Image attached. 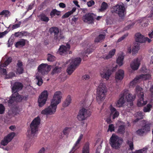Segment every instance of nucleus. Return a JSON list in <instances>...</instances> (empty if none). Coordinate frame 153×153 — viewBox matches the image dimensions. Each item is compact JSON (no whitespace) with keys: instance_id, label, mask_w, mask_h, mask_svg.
<instances>
[{"instance_id":"obj_50","label":"nucleus","mask_w":153,"mask_h":153,"mask_svg":"<svg viewBox=\"0 0 153 153\" xmlns=\"http://www.w3.org/2000/svg\"><path fill=\"white\" fill-rule=\"evenodd\" d=\"M5 108L2 104H0V114H3L5 111Z\"/></svg>"},{"instance_id":"obj_35","label":"nucleus","mask_w":153,"mask_h":153,"mask_svg":"<svg viewBox=\"0 0 153 153\" xmlns=\"http://www.w3.org/2000/svg\"><path fill=\"white\" fill-rule=\"evenodd\" d=\"M115 52V49H112L109 52L108 55L105 57V59H108L111 58L114 55Z\"/></svg>"},{"instance_id":"obj_1","label":"nucleus","mask_w":153,"mask_h":153,"mask_svg":"<svg viewBox=\"0 0 153 153\" xmlns=\"http://www.w3.org/2000/svg\"><path fill=\"white\" fill-rule=\"evenodd\" d=\"M62 94L60 91H56L53 95L51 102V105L45 108L41 111L43 115H51L54 114L56 111L57 105L61 102Z\"/></svg>"},{"instance_id":"obj_26","label":"nucleus","mask_w":153,"mask_h":153,"mask_svg":"<svg viewBox=\"0 0 153 153\" xmlns=\"http://www.w3.org/2000/svg\"><path fill=\"white\" fill-rule=\"evenodd\" d=\"M122 125L119 126L118 128L117 133L121 134H124L125 132V123L123 122Z\"/></svg>"},{"instance_id":"obj_51","label":"nucleus","mask_w":153,"mask_h":153,"mask_svg":"<svg viewBox=\"0 0 153 153\" xmlns=\"http://www.w3.org/2000/svg\"><path fill=\"white\" fill-rule=\"evenodd\" d=\"M7 73L6 69L4 68H0V74H2L3 75H5Z\"/></svg>"},{"instance_id":"obj_39","label":"nucleus","mask_w":153,"mask_h":153,"mask_svg":"<svg viewBox=\"0 0 153 153\" xmlns=\"http://www.w3.org/2000/svg\"><path fill=\"white\" fill-rule=\"evenodd\" d=\"M12 59L11 57L8 58L4 62L2 67H6L12 62Z\"/></svg>"},{"instance_id":"obj_64","label":"nucleus","mask_w":153,"mask_h":153,"mask_svg":"<svg viewBox=\"0 0 153 153\" xmlns=\"http://www.w3.org/2000/svg\"><path fill=\"white\" fill-rule=\"evenodd\" d=\"M60 68H54L53 70L52 73L53 74L56 73H58L57 71L59 70Z\"/></svg>"},{"instance_id":"obj_18","label":"nucleus","mask_w":153,"mask_h":153,"mask_svg":"<svg viewBox=\"0 0 153 153\" xmlns=\"http://www.w3.org/2000/svg\"><path fill=\"white\" fill-rule=\"evenodd\" d=\"M23 84L19 82H15L13 84L12 88V92L13 93H18V92L21 90L23 87Z\"/></svg>"},{"instance_id":"obj_52","label":"nucleus","mask_w":153,"mask_h":153,"mask_svg":"<svg viewBox=\"0 0 153 153\" xmlns=\"http://www.w3.org/2000/svg\"><path fill=\"white\" fill-rule=\"evenodd\" d=\"M21 24V22H19L18 23L13 25L12 26V29L13 30L19 27L20 26Z\"/></svg>"},{"instance_id":"obj_6","label":"nucleus","mask_w":153,"mask_h":153,"mask_svg":"<svg viewBox=\"0 0 153 153\" xmlns=\"http://www.w3.org/2000/svg\"><path fill=\"white\" fill-rule=\"evenodd\" d=\"M143 88L139 86H137L136 87V92L138 94V99L137 105L138 107H141L146 105L147 103V101L144 100V93L142 92Z\"/></svg>"},{"instance_id":"obj_8","label":"nucleus","mask_w":153,"mask_h":153,"mask_svg":"<svg viewBox=\"0 0 153 153\" xmlns=\"http://www.w3.org/2000/svg\"><path fill=\"white\" fill-rule=\"evenodd\" d=\"M91 112L88 109L82 108L79 110L77 116V118L79 121L85 120L90 117Z\"/></svg>"},{"instance_id":"obj_11","label":"nucleus","mask_w":153,"mask_h":153,"mask_svg":"<svg viewBox=\"0 0 153 153\" xmlns=\"http://www.w3.org/2000/svg\"><path fill=\"white\" fill-rule=\"evenodd\" d=\"M48 93L46 90L44 91L41 93L38 100L39 107H42L45 105L48 99Z\"/></svg>"},{"instance_id":"obj_34","label":"nucleus","mask_w":153,"mask_h":153,"mask_svg":"<svg viewBox=\"0 0 153 153\" xmlns=\"http://www.w3.org/2000/svg\"><path fill=\"white\" fill-rule=\"evenodd\" d=\"M87 46L88 48L85 51V54H88L93 51L94 48H93V45H91L90 44H88L87 45Z\"/></svg>"},{"instance_id":"obj_36","label":"nucleus","mask_w":153,"mask_h":153,"mask_svg":"<svg viewBox=\"0 0 153 153\" xmlns=\"http://www.w3.org/2000/svg\"><path fill=\"white\" fill-rule=\"evenodd\" d=\"M27 33V32L25 31H22L21 32H15L14 35L16 37L21 38L23 36L25 35V34Z\"/></svg>"},{"instance_id":"obj_42","label":"nucleus","mask_w":153,"mask_h":153,"mask_svg":"<svg viewBox=\"0 0 153 153\" xmlns=\"http://www.w3.org/2000/svg\"><path fill=\"white\" fill-rule=\"evenodd\" d=\"M15 72H10L8 74L5 75V79H11L13 77L15 76Z\"/></svg>"},{"instance_id":"obj_56","label":"nucleus","mask_w":153,"mask_h":153,"mask_svg":"<svg viewBox=\"0 0 153 153\" xmlns=\"http://www.w3.org/2000/svg\"><path fill=\"white\" fill-rule=\"evenodd\" d=\"M24 69L23 68H18L17 69L16 73H18L19 74L23 73Z\"/></svg>"},{"instance_id":"obj_40","label":"nucleus","mask_w":153,"mask_h":153,"mask_svg":"<svg viewBox=\"0 0 153 153\" xmlns=\"http://www.w3.org/2000/svg\"><path fill=\"white\" fill-rule=\"evenodd\" d=\"M152 105L150 104H148L146 106L144 107L143 109V111L144 112H149L152 108Z\"/></svg>"},{"instance_id":"obj_48","label":"nucleus","mask_w":153,"mask_h":153,"mask_svg":"<svg viewBox=\"0 0 153 153\" xmlns=\"http://www.w3.org/2000/svg\"><path fill=\"white\" fill-rule=\"evenodd\" d=\"M71 128L69 127H66L63 130V133L64 135H68L70 132Z\"/></svg>"},{"instance_id":"obj_9","label":"nucleus","mask_w":153,"mask_h":153,"mask_svg":"<svg viewBox=\"0 0 153 153\" xmlns=\"http://www.w3.org/2000/svg\"><path fill=\"white\" fill-rule=\"evenodd\" d=\"M50 33L53 35L54 39L56 40L59 41L60 39L64 38L61 32L59 33V29L56 27H52L49 30Z\"/></svg>"},{"instance_id":"obj_32","label":"nucleus","mask_w":153,"mask_h":153,"mask_svg":"<svg viewBox=\"0 0 153 153\" xmlns=\"http://www.w3.org/2000/svg\"><path fill=\"white\" fill-rule=\"evenodd\" d=\"M39 17L42 21L47 22L49 21V18L44 13L41 14L39 16Z\"/></svg>"},{"instance_id":"obj_58","label":"nucleus","mask_w":153,"mask_h":153,"mask_svg":"<svg viewBox=\"0 0 153 153\" xmlns=\"http://www.w3.org/2000/svg\"><path fill=\"white\" fill-rule=\"evenodd\" d=\"M95 4L94 1L92 0H91L87 2V5L88 7H91Z\"/></svg>"},{"instance_id":"obj_10","label":"nucleus","mask_w":153,"mask_h":153,"mask_svg":"<svg viewBox=\"0 0 153 153\" xmlns=\"http://www.w3.org/2000/svg\"><path fill=\"white\" fill-rule=\"evenodd\" d=\"M117 68H113L111 69H108V68H102L100 73L101 76L106 80L109 79L111 75Z\"/></svg>"},{"instance_id":"obj_31","label":"nucleus","mask_w":153,"mask_h":153,"mask_svg":"<svg viewBox=\"0 0 153 153\" xmlns=\"http://www.w3.org/2000/svg\"><path fill=\"white\" fill-rule=\"evenodd\" d=\"M82 153H90L89 144L88 142H86L84 144L82 149Z\"/></svg>"},{"instance_id":"obj_7","label":"nucleus","mask_w":153,"mask_h":153,"mask_svg":"<svg viewBox=\"0 0 153 153\" xmlns=\"http://www.w3.org/2000/svg\"><path fill=\"white\" fill-rule=\"evenodd\" d=\"M111 11L112 13L118 14L119 16L121 18L124 17L126 14V9L123 4L122 5L117 4L113 7Z\"/></svg>"},{"instance_id":"obj_27","label":"nucleus","mask_w":153,"mask_h":153,"mask_svg":"<svg viewBox=\"0 0 153 153\" xmlns=\"http://www.w3.org/2000/svg\"><path fill=\"white\" fill-rule=\"evenodd\" d=\"M124 59V56L122 54H120L117 59V63L119 66H121L123 65Z\"/></svg>"},{"instance_id":"obj_57","label":"nucleus","mask_w":153,"mask_h":153,"mask_svg":"<svg viewBox=\"0 0 153 153\" xmlns=\"http://www.w3.org/2000/svg\"><path fill=\"white\" fill-rule=\"evenodd\" d=\"M70 12H71L68 11V12L66 13L62 16V19H65L68 17L70 15H71Z\"/></svg>"},{"instance_id":"obj_15","label":"nucleus","mask_w":153,"mask_h":153,"mask_svg":"<svg viewBox=\"0 0 153 153\" xmlns=\"http://www.w3.org/2000/svg\"><path fill=\"white\" fill-rule=\"evenodd\" d=\"M15 135V133L14 132H11L8 134L5 137L1 142V144L4 146L7 145V144L10 142Z\"/></svg>"},{"instance_id":"obj_28","label":"nucleus","mask_w":153,"mask_h":153,"mask_svg":"<svg viewBox=\"0 0 153 153\" xmlns=\"http://www.w3.org/2000/svg\"><path fill=\"white\" fill-rule=\"evenodd\" d=\"M71 96L69 95L68 96L62 104V106L64 107L68 106L71 103Z\"/></svg>"},{"instance_id":"obj_13","label":"nucleus","mask_w":153,"mask_h":153,"mask_svg":"<svg viewBox=\"0 0 153 153\" xmlns=\"http://www.w3.org/2000/svg\"><path fill=\"white\" fill-rule=\"evenodd\" d=\"M22 100V97L18 93H13L8 101V106L10 107L15 102H19Z\"/></svg>"},{"instance_id":"obj_54","label":"nucleus","mask_w":153,"mask_h":153,"mask_svg":"<svg viewBox=\"0 0 153 153\" xmlns=\"http://www.w3.org/2000/svg\"><path fill=\"white\" fill-rule=\"evenodd\" d=\"M114 125L113 124L109 125L108 126V131L111 132L114 131Z\"/></svg>"},{"instance_id":"obj_2","label":"nucleus","mask_w":153,"mask_h":153,"mask_svg":"<svg viewBox=\"0 0 153 153\" xmlns=\"http://www.w3.org/2000/svg\"><path fill=\"white\" fill-rule=\"evenodd\" d=\"M40 122L41 119L38 116L35 118L31 122L30 125V128L27 130L26 133L27 136L30 138L37 136L35 135L37 133Z\"/></svg>"},{"instance_id":"obj_16","label":"nucleus","mask_w":153,"mask_h":153,"mask_svg":"<svg viewBox=\"0 0 153 153\" xmlns=\"http://www.w3.org/2000/svg\"><path fill=\"white\" fill-rule=\"evenodd\" d=\"M151 78V75L149 74H142L137 76L134 78L133 81L130 82V84L132 85H135L136 83L138 82V81L140 79H143L145 80L149 79Z\"/></svg>"},{"instance_id":"obj_46","label":"nucleus","mask_w":153,"mask_h":153,"mask_svg":"<svg viewBox=\"0 0 153 153\" xmlns=\"http://www.w3.org/2000/svg\"><path fill=\"white\" fill-rule=\"evenodd\" d=\"M55 57L50 54L48 55L47 60L49 62H53L55 60Z\"/></svg>"},{"instance_id":"obj_63","label":"nucleus","mask_w":153,"mask_h":153,"mask_svg":"<svg viewBox=\"0 0 153 153\" xmlns=\"http://www.w3.org/2000/svg\"><path fill=\"white\" fill-rule=\"evenodd\" d=\"M7 32L6 31L2 32H0V38L4 36L7 34Z\"/></svg>"},{"instance_id":"obj_20","label":"nucleus","mask_w":153,"mask_h":153,"mask_svg":"<svg viewBox=\"0 0 153 153\" xmlns=\"http://www.w3.org/2000/svg\"><path fill=\"white\" fill-rule=\"evenodd\" d=\"M81 61V59L79 57L75 58L72 60H69L70 65L69 67H76L78 66L80 64Z\"/></svg>"},{"instance_id":"obj_37","label":"nucleus","mask_w":153,"mask_h":153,"mask_svg":"<svg viewBox=\"0 0 153 153\" xmlns=\"http://www.w3.org/2000/svg\"><path fill=\"white\" fill-rule=\"evenodd\" d=\"M81 140L78 139L76 143L74 144V146L73 147L71 151L70 152V153H73L76 149H78L79 146L78 145L79 144Z\"/></svg>"},{"instance_id":"obj_5","label":"nucleus","mask_w":153,"mask_h":153,"mask_svg":"<svg viewBox=\"0 0 153 153\" xmlns=\"http://www.w3.org/2000/svg\"><path fill=\"white\" fill-rule=\"evenodd\" d=\"M106 92L105 85L103 83H101L97 90V100L101 101L104 100L105 99Z\"/></svg>"},{"instance_id":"obj_33","label":"nucleus","mask_w":153,"mask_h":153,"mask_svg":"<svg viewBox=\"0 0 153 153\" xmlns=\"http://www.w3.org/2000/svg\"><path fill=\"white\" fill-rule=\"evenodd\" d=\"M60 12L57 10L56 9L52 10L50 13V15L51 17L52 18L55 15L59 16L60 15Z\"/></svg>"},{"instance_id":"obj_24","label":"nucleus","mask_w":153,"mask_h":153,"mask_svg":"<svg viewBox=\"0 0 153 153\" xmlns=\"http://www.w3.org/2000/svg\"><path fill=\"white\" fill-rule=\"evenodd\" d=\"M108 7V5L106 2L103 1L101 5L100 8L98 9L99 12H103L105 11Z\"/></svg>"},{"instance_id":"obj_43","label":"nucleus","mask_w":153,"mask_h":153,"mask_svg":"<svg viewBox=\"0 0 153 153\" xmlns=\"http://www.w3.org/2000/svg\"><path fill=\"white\" fill-rule=\"evenodd\" d=\"M10 12L7 10H4L0 13V15L4 16L5 17H8L10 16Z\"/></svg>"},{"instance_id":"obj_60","label":"nucleus","mask_w":153,"mask_h":153,"mask_svg":"<svg viewBox=\"0 0 153 153\" xmlns=\"http://www.w3.org/2000/svg\"><path fill=\"white\" fill-rule=\"evenodd\" d=\"M134 24L135 23L134 22H132L126 27V29H128L132 27Z\"/></svg>"},{"instance_id":"obj_21","label":"nucleus","mask_w":153,"mask_h":153,"mask_svg":"<svg viewBox=\"0 0 153 153\" xmlns=\"http://www.w3.org/2000/svg\"><path fill=\"white\" fill-rule=\"evenodd\" d=\"M124 72L122 70H119L116 73L115 79L116 81L121 80L124 77Z\"/></svg>"},{"instance_id":"obj_22","label":"nucleus","mask_w":153,"mask_h":153,"mask_svg":"<svg viewBox=\"0 0 153 153\" xmlns=\"http://www.w3.org/2000/svg\"><path fill=\"white\" fill-rule=\"evenodd\" d=\"M144 36L140 33H137L135 34V39L136 43H144Z\"/></svg>"},{"instance_id":"obj_14","label":"nucleus","mask_w":153,"mask_h":153,"mask_svg":"<svg viewBox=\"0 0 153 153\" xmlns=\"http://www.w3.org/2000/svg\"><path fill=\"white\" fill-rule=\"evenodd\" d=\"M71 46L69 43H67L66 45H61L60 46L57 52L59 54L64 56L66 55L68 53L70 49Z\"/></svg>"},{"instance_id":"obj_41","label":"nucleus","mask_w":153,"mask_h":153,"mask_svg":"<svg viewBox=\"0 0 153 153\" xmlns=\"http://www.w3.org/2000/svg\"><path fill=\"white\" fill-rule=\"evenodd\" d=\"M126 143L129 146V149L132 151L134 149V145L133 140H128L127 141Z\"/></svg>"},{"instance_id":"obj_29","label":"nucleus","mask_w":153,"mask_h":153,"mask_svg":"<svg viewBox=\"0 0 153 153\" xmlns=\"http://www.w3.org/2000/svg\"><path fill=\"white\" fill-rule=\"evenodd\" d=\"M140 49V44L138 43H135L134 44L132 49V54L134 55L137 53Z\"/></svg>"},{"instance_id":"obj_23","label":"nucleus","mask_w":153,"mask_h":153,"mask_svg":"<svg viewBox=\"0 0 153 153\" xmlns=\"http://www.w3.org/2000/svg\"><path fill=\"white\" fill-rule=\"evenodd\" d=\"M124 97H125L122 92L120 94V97L119 99L117 101V102L116 104V106L117 107H120L123 106L125 102L124 99Z\"/></svg>"},{"instance_id":"obj_19","label":"nucleus","mask_w":153,"mask_h":153,"mask_svg":"<svg viewBox=\"0 0 153 153\" xmlns=\"http://www.w3.org/2000/svg\"><path fill=\"white\" fill-rule=\"evenodd\" d=\"M109 109L110 111V114L112 116L113 119H115L119 115V112L114 107L112 104H111L109 107Z\"/></svg>"},{"instance_id":"obj_62","label":"nucleus","mask_w":153,"mask_h":153,"mask_svg":"<svg viewBox=\"0 0 153 153\" xmlns=\"http://www.w3.org/2000/svg\"><path fill=\"white\" fill-rule=\"evenodd\" d=\"M146 68H141L140 70L141 72L143 73H146L148 72V71H149V70H147Z\"/></svg>"},{"instance_id":"obj_17","label":"nucleus","mask_w":153,"mask_h":153,"mask_svg":"<svg viewBox=\"0 0 153 153\" xmlns=\"http://www.w3.org/2000/svg\"><path fill=\"white\" fill-rule=\"evenodd\" d=\"M93 13H88L83 16L82 19L85 22L88 24H93L94 23V17L93 16Z\"/></svg>"},{"instance_id":"obj_55","label":"nucleus","mask_w":153,"mask_h":153,"mask_svg":"<svg viewBox=\"0 0 153 153\" xmlns=\"http://www.w3.org/2000/svg\"><path fill=\"white\" fill-rule=\"evenodd\" d=\"M12 112L14 115H16L19 114L18 110L17 108H15L12 110Z\"/></svg>"},{"instance_id":"obj_44","label":"nucleus","mask_w":153,"mask_h":153,"mask_svg":"<svg viewBox=\"0 0 153 153\" xmlns=\"http://www.w3.org/2000/svg\"><path fill=\"white\" fill-rule=\"evenodd\" d=\"M76 68H67L66 71L68 75H71L75 70Z\"/></svg>"},{"instance_id":"obj_61","label":"nucleus","mask_w":153,"mask_h":153,"mask_svg":"<svg viewBox=\"0 0 153 153\" xmlns=\"http://www.w3.org/2000/svg\"><path fill=\"white\" fill-rule=\"evenodd\" d=\"M128 36V34H125L122 37L119 38L117 42H120L122 40H123L126 37Z\"/></svg>"},{"instance_id":"obj_4","label":"nucleus","mask_w":153,"mask_h":153,"mask_svg":"<svg viewBox=\"0 0 153 153\" xmlns=\"http://www.w3.org/2000/svg\"><path fill=\"white\" fill-rule=\"evenodd\" d=\"M123 142V139L113 134L110 138L109 143L113 148L119 149Z\"/></svg>"},{"instance_id":"obj_49","label":"nucleus","mask_w":153,"mask_h":153,"mask_svg":"<svg viewBox=\"0 0 153 153\" xmlns=\"http://www.w3.org/2000/svg\"><path fill=\"white\" fill-rule=\"evenodd\" d=\"M136 117H137L140 120L143 118L144 115L142 112L139 111L137 112L136 114Z\"/></svg>"},{"instance_id":"obj_25","label":"nucleus","mask_w":153,"mask_h":153,"mask_svg":"<svg viewBox=\"0 0 153 153\" xmlns=\"http://www.w3.org/2000/svg\"><path fill=\"white\" fill-rule=\"evenodd\" d=\"M140 62V60L138 58L134 59L130 64V67H139Z\"/></svg>"},{"instance_id":"obj_53","label":"nucleus","mask_w":153,"mask_h":153,"mask_svg":"<svg viewBox=\"0 0 153 153\" xmlns=\"http://www.w3.org/2000/svg\"><path fill=\"white\" fill-rule=\"evenodd\" d=\"M90 78V76L88 74H85L82 76V79L84 80H89Z\"/></svg>"},{"instance_id":"obj_30","label":"nucleus","mask_w":153,"mask_h":153,"mask_svg":"<svg viewBox=\"0 0 153 153\" xmlns=\"http://www.w3.org/2000/svg\"><path fill=\"white\" fill-rule=\"evenodd\" d=\"M26 40L24 39H21L19 41L17 42L15 44V46L16 48H18L19 46H23L25 45Z\"/></svg>"},{"instance_id":"obj_59","label":"nucleus","mask_w":153,"mask_h":153,"mask_svg":"<svg viewBox=\"0 0 153 153\" xmlns=\"http://www.w3.org/2000/svg\"><path fill=\"white\" fill-rule=\"evenodd\" d=\"M38 67H52L51 65H48L46 63H42L39 65Z\"/></svg>"},{"instance_id":"obj_12","label":"nucleus","mask_w":153,"mask_h":153,"mask_svg":"<svg viewBox=\"0 0 153 153\" xmlns=\"http://www.w3.org/2000/svg\"><path fill=\"white\" fill-rule=\"evenodd\" d=\"M122 92L127 102L130 103V106H133V101L136 98L135 95V94L133 95L132 94L129 93V90L127 89H125L122 91Z\"/></svg>"},{"instance_id":"obj_45","label":"nucleus","mask_w":153,"mask_h":153,"mask_svg":"<svg viewBox=\"0 0 153 153\" xmlns=\"http://www.w3.org/2000/svg\"><path fill=\"white\" fill-rule=\"evenodd\" d=\"M150 125L151 124L150 123H148L146 124L145 126L143 127V129H144V130L146 131H150Z\"/></svg>"},{"instance_id":"obj_47","label":"nucleus","mask_w":153,"mask_h":153,"mask_svg":"<svg viewBox=\"0 0 153 153\" xmlns=\"http://www.w3.org/2000/svg\"><path fill=\"white\" fill-rule=\"evenodd\" d=\"M145 132V131L143 128H141L138 129L136 131V134L140 136H143V134Z\"/></svg>"},{"instance_id":"obj_3","label":"nucleus","mask_w":153,"mask_h":153,"mask_svg":"<svg viewBox=\"0 0 153 153\" xmlns=\"http://www.w3.org/2000/svg\"><path fill=\"white\" fill-rule=\"evenodd\" d=\"M51 68H38V72L36 74V79L37 81V85L40 86L43 83L42 75L47 74Z\"/></svg>"},{"instance_id":"obj_38","label":"nucleus","mask_w":153,"mask_h":153,"mask_svg":"<svg viewBox=\"0 0 153 153\" xmlns=\"http://www.w3.org/2000/svg\"><path fill=\"white\" fill-rule=\"evenodd\" d=\"M105 38V35L101 34L96 37L94 40L95 42H99L103 40Z\"/></svg>"}]
</instances>
